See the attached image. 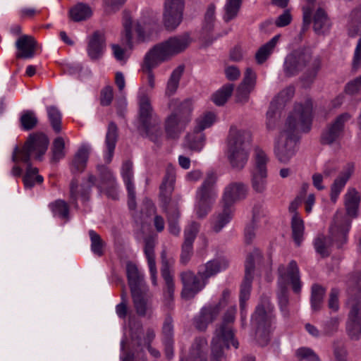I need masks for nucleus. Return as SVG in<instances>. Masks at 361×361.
<instances>
[{
	"mask_svg": "<svg viewBox=\"0 0 361 361\" xmlns=\"http://www.w3.org/2000/svg\"><path fill=\"white\" fill-rule=\"evenodd\" d=\"M312 122V103L307 100L295 106L274 142V154L282 164H288L295 155L299 133H307Z\"/></svg>",
	"mask_w": 361,
	"mask_h": 361,
	"instance_id": "obj_1",
	"label": "nucleus"
},
{
	"mask_svg": "<svg viewBox=\"0 0 361 361\" xmlns=\"http://www.w3.org/2000/svg\"><path fill=\"white\" fill-rule=\"evenodd\" d=\"M49 140L43 133H34L29 136L21 149L16 147L12 154V161L15 163L22 161L27 164L23 180L26 189H31L35 184H41L44 178L38 174V169L30 164L31 156L37 160H42L47 150Z\"/></svg>",
	"mask_w": 361,
	"mask_h": 361,
	"instance_id": "obj_2",
	"label": "nucleus"
},
{
	"mask_svg": "<svg viewBox=\"0 0 361 361\" xmlns=\"http://www.w3.org/2000/svg\"><path fill=\"white\" fill-rule=\"evenodd\" d=\"M322 66L319 56H314L309 47L298 48L289 53L284 59L283 71L286 77L295 76L305 71L310 80H314Z\"/></svg>",
	"mask_w": 361,
	"mask_h": 361,
	"instance_id": "obj_3",
	"label": "nucleus"
},
{
	"mask_svg": "<svg viewBox=\"0 0 361 361\" xmlns=\"http://www.w3.org/2000/svg\"><path fill=\"white\" fill-rule=\"evenodd\" d=\"M137 103L138 130L141 135L157 145H160L163 139L161 120L154 112L149 96L144 90L138 92Z\"/></svg>",
	"mask_w": 361,
	"mask_h": 361,
	"instance_id": "obj_4",
	"label": "nucleus"
},
{
	"mask_svg": "<svg viewBox=\"0 0 361 361\" xmlns=\"http://www.w3.org/2000/svg\"><path fill=\"white\" fill-rule=\"evenodd\" d=\"M343 198L346 215L337 212L330 226L331 236L341 243L347 241V235L351 226L350 219L357 217L361 200L360 193L354 188H349Z\"/></svg>",
	"mask_w": 361,
	"mask_h": 361,
	"instance_id": "obj_5",
	"label": "nucleus"
},
{
	"mask_svg": "<svg viewBox=\"0 0 361 361\" xmlns=\"http://www.w3.org/2000/svg\"><path fill=\"white\" fill-rule=\"evenodd\" d=\"M250 133L244 130L231 128L228 138L227 157L231 166L236 170H242L249 158Z\"/></svg>",
	"mask_w": 361,
	"mask_h": 361,
	"instance_id": "obj_6",
	"label": "nucleus"
},
{
	"mask_svg": "<svg viewBox=\"0 0 361 361\" xmlns=\"http://www.w3.org/2000/svg\"><path fill=\"white\" fill-rule=\"evenodd\" d=\"M169 106L174 109L166 117L164 128L166 136L175 139L178 137L191 121L192 101L190 99H185L180 102L173 99L169 102Z\"/></svg>",
	"mask_w": 361,
	"mask_h": 361,
	"instance_id": "obj_7",
	"label": "nucleus"
},
{
	"mask_svg": "<svg viewBox=\"0 0 361 361\" xmlns=\"http://www.w3.org/2000/svg\"><path fill=\"white\" fill-rule=\"evenodd\" d=\"M236 310L230 308L224 314L223 323L218 327L214 333L212 341V360L221 361L224 357V349L232 345L238 348L239 343L234 338V333L229 323L235 319Z\"/></svg>",
	"mask_w": 361,
	"mask_h": 361,
	"instance_id": "obj_8",
	"label": "nucleus"
},
{
	"mask_svg": "<svg viewBox=\"0 0 361 361\" xmlns=\"http://www.w3.org/2000/svg\"><path fill=\"white\" fill-rule=\"evenodd\" d=\"M274 307L269 297H262L251 317V325L255 330L256 338L261 345L269 341V329L275 320Z\"/></svg>",
	"mask_w": 361,
	"mask_h": 361,
	"instance_id": "obj_9",
	"label": "nucleus"
},
{
	"mask_svg": "<svg viewBox=\"0 0 361 361\" xmlns=\"http://www.w3.org/2000/svg\"><path fill=\"white\" fill-rule=\"evenodd\" d=\"M123 25L124 30L121 40L128 48L131 49L135 42L144 41L146 33H150L152 30L157 27V20H147L145 17H142L135 24H133L130 13L124 11L123 13Z\"/></svg>",
	"mask_w": 361,
	"mask_h": 361,
	"instance_id": "obj_10",
	"label": "nucleus"
},
{
	"mask_svg": "<svg viewBox=\"0 0 361 361\" xmlns=\"http://www.w3.org/2000/svg\"><path fill=\"white\" fill-rule=\"evenodd\" d=\"M261 253L258 250H254L247 257L245 261V274L243 281L240 286V307L241 311V319L243 322L246 318L245 302L249 299L252 287L253 272L255 262L261 259Z\"/></svg>",
	"mask_w": 361,
	"mask_h": 361,
	"instance_id": "obj_11",
	"label": "nucleus"
},
{
	"mask_svg": "<svg viewBox=\"0 0 361 361\" xmlns=\"http://www.w3.org/2000/svg\"><path fill=\"white\" fill-rule=\"evenodd\" d=\"M278 288H288V285L290 284L295 293H300L302 283L300 269L295 260L290 261L287 267L281 264L278 268Z\"/></svg>",
	"mask_w": 361,
	"mask_h": 361,
	"instance_id": "obj_12",
	"label": "nucleus"
},
{
	"mask_svg": "<svg viewBox=\"0 0 361 361\" xmlns=\"http://www.w3.org/2000/svg\"><path fill=\"white\" fill-rule=\"evenodd\" d=\"M179 276L183 286L181 297L185 300L194 298L207 284L205 279L199 275V271L195 274L185 270L180 272Z\"/></svg>",
	"mask_w": 361,
	"mask_h": 361,
	"instance_id": "obj_13",
	"label": "nucleus"
},
{
	"mask_svg": "<svg viewBox=\"0 0 361 361\" xmlns=\"http://www.w3.org/2000/svg\"><path fill=\"white\" fill-rule=\"evenodd\" d=\"M348 113H343L329 122L321 135V142L324 145H332L338 142L344 134L346 123L350 119Z\"/></svg>",
	"mask_w": 361,
	"mask_h": 361,
	"instance_id": "obj_14",
	"label": "nucleus"
},
{
	"mask_svg": "<svg viewBox=\"0 0 361 361\" xmlns=\"http://www.w3.org/2000/svg\"><path fill=\"white\" fill-rule=\"evenodd\" d=\"M185 7L184 0H165L163 23L167 30L176 29L182 22Z\"/></svg>",
	"mask_w": 361,
	"mask_h": 361,
	"instance_id": "obj_15",
	"label": "nucleus"
},
{
	"mask_svg": "<svg viewBox=\"0 0 361 361\" xmlns=\"http://www.w3.org/2000/svg\"><path fill=\"white\" fill-rule=\"evenodd\" d=\"M247 192L248 188L244 183L231 182L225 187L220 204L234 207L235 202L247 197Z\"/></svg>",
	"mask_w": 361,
	"mask_h": 361,
	"instance_id": "obj_16",
	"label": "nucleus"
},
{
	"mask_svg": "<svg viewBox=\"0 0 361 361\" xmlns=\"http://www.w3.org/2000/svg\"><path fill=\"white\" fill-rule=\"evenodd\" d=\"M219 304L208 303L204 305L194 318V325L200 331H204L214 322L221 312Z\"/></svg>",
	"mask_w": 361,
	"mask_h": 361,
	"instance_id": "obj_17",
	"label": "nucleus"
},
{
	"mask_svg": "<svg viewBox=\"0 0 361 361\" xmlns=\"http://www.w3.org/2000/svg\"><path fill=\"white\" fill-rule=\"evenodd\" d=\"M346 331L350 339L357 341L361 335V302L353 303L346 322Z\"/></svg>",
	"mask_w": 361,
	"mask_h": 361,
	"instance_id": "obj_18",
	"label": "nucleus"
},
{
	"mask_svg": "<svg viewBox=\"0 0 361 361\" xmlns=\"http://www.w3.org/2000/svg\"><path fill=\"white\" fill-rule=\"evenodd\" d=\"M161 276L164 281L165 286L164 288V297L167 301L173 300L175 284L173 281V277L171 274L170 267L173 264V259H168L166 257V252L163 250L161 254Z\"/></svg>",
	"mask_w": 361,
	"mask_h": 361,
	"instance_id": "obj_19",
	"label": "nucleus"
},
{
	"mask_svg": "<svg viewBox=\"0 0 361 361\" xmlns=\"http://www.w3.org/2000/svg\"><path fill=\"white\" fill-rule=\"evenodd\" d=\"M190 42L191 39L189 34L184 33L180 35L170 37L167 40L160 43V44L170 59L185 50Z\"/></svg>",
	"mask_w": 361,
	"mask_h": 361,
	"instance_id": "obj_20",
	"label": "nucleus"
},
{
	"mask_svg": "<svg viewBox=\"0 0 361 361\" xmlns=\"http://www.w3.org/2000/svg\"><path fill=\"white\" fill-rule=\"evenodd\" d=\"M217 177L213 172L207 173L203 182L197 189L195 197L215 202L218 196Z\"/></svg>",
	"mask_w": 361,
	"mask_h": 361,
	"instance_id": "obj_21",
	"label": "nucleus"
},
{
	"mask_svg": "<svg viewBox=\"0 0 361 361\" xmlns=\"http://www.w3.org/2000/svg\"><path fill=\"white\" fill-rule=\"evenodd\" d=\"M95 180V176L93 175H89L87 185H82L79 188L78 180L73 178L70 184V202L77 207V200L79 197H80L84 202L87 201L88 200L90 189L94 185Z\"/></svg>",
	"mask_w": 361,
	"mask_h": 361,
	"instance_id": "obj_22",
	"label": "nucleus"
},
{
	"mask_svg": "<svg viewBox=\"0 0 361 361\" xmlns=\"http://www.w3.org/2000/svg\"><path fill=\"white\" fill-rule=\"evenodd\" d=\"M221 209L216 212L210 217V225L212 230L215 233H219L232 220L235 207H230L226 204H221Z\"/></svg>",
	"mask_w": 361,
	"mask_h": 361,
	"instance_id": "obj_23",
	"label": "nucleus"
},
{
	"mask_svg": "<svg viewBox=\"0 0 361 361\" xmlns=\"http://www.w3.org/2000/svg\"><path fill=\"white\" fill-rule=\"evenodd\" d=\"M354 171L353 164L348 166L340 173L331 185L330 199L332 202L336 203L339 195L345 188L347 182Z\"/></svg>",
	"mask_w": 361,
	"mask_h": 361,
	"instance_id": "obj_24",
	"label": "nucleus"
},
{
	"mask_svg": "<svg viewBox=\"0 0 361 361\" xmlns=\"http://www.w3.org/2000/svg\"><path fill=\"white\" fill-rule=\"evenodd\" d=\"M167 54L160 44L154 46L145 55L143 69L153 70L161 63L169 60Z\"/></svg>",
	"mask_w": 361,
	"mask_h": 361,
	"instance_id": "obj_25",
	"label": "nucleus"
},
{
	"mask_svg": "<svg viewBox=\"0 0 361 361\" xmlns=\"http://www.w3.org/2000/svg\"><path fill=\"white\" fill-rule=\"evenodd\" d=\"M100 173L101 185L99 187L106 190V195L112 199L117 198L116 178L112 172L104 166L97 167Z\"/></svg>",
	"mask_w": 361,
	"mask_h": 361,
	"instance_id": "obj_26",
	"label": "nucleus"
},
{
	"mask_svg": "<svg viewBox=\"0 0 361 361\" xmlns=\"http://www.w3.org/2000/svg\"><path fill=\"white\" fill-rule=\"evenodd\" d=\"M228 267V262L223 258L214 259L200 266L198 269L199 275L205 279L207 283L210 277L224 270Z\"/></svg>",
	"mask_w": 361,
	"mask_h": 361,
	"instance_id": "obj_27",
	"label": "nucleus"
},
{
	"mask_svg": "<svg viewBox=\"0 0 361 361\" xmlns=\"http://www.w3.org/2000/svg\"><path fill=\"white\" fill-rule=\"evenodd\" d=\"M36 42L30 35H22L16 42V47L18 49L16 57L20 59L32 58L35 52Z\"/></svg>",
	"mask_w": 361,
	"mask_h": 361,
	"instance_id": "obj_28",
	"label": "nucleus"
},
{
	"mask_svg": "<svg viewBox=\"0 0 361 361\" xmlns=\"http://www.w3.org/2000/svg\"><path fill=\"white\" fill-rule=\"evenodd\" d=\"M105 48V37L104 33L96 31L90 37L87 54L92 60L99 59L103 54Z\"/></svg>",
	"mask_w": 361,
	"mask_h": 361,
	"instance_id": "obj_29",
	"label": "nucleus"
},
{
	"mask_svg": "<svg viewBox=\"0 0 361 361\" xmlns=\"http://www.w3.org/2000/svg\"><path fill=\"white\" fill-rule=\"evenodd\" d=\"M144 290L145 289L131 293L136 312L141 317L150 316L153 312L152 302L146 298Z\"/></svg>",
	"mask_w": 361,
	"mask_h": 361,
	"instance_id": "obj_30",
	"label": "nucleus"
},
{
	"mask_svg": "<svg viewBox=\"0 0 361 361\" xmlns=\"http://www.w3.org/2000/svg\"><path fill=\"white\" fill-rule=\"evenodd\" d=\"M126 272L131 293L145 289L143 274L139 272L135 264L128 262Z\"/></svg>",
	"mask_w": 361,
	"mask_h": 361,
	"instance_id": "obj_31",
	"label": "nucleus"
},
{
	"mask_svg": "<svg viewBox=\"0 0 361 361\" xmlns=\"http://www.w3.org/2000/svg\"><path fill=\"white\" fill-rule=\"evenodd\" d=\"M117 139L118 128L115 123L110 122L108 126L105 138L106 151L104 154V159L107 163H110L112 160Z\"/></svg>",
	"mask_w": 361,
	"mask_h": 361,
	"instance_id": "obj_32",
	"label": "nucleus"
},
{
	"mask_svg": "<svg viewBox=\"0 0 361 361\" xmlns=\"http://www.w3.org/2000/svg\"><path fill=\"white\" fill-rule=\"evenodd\" d=\"M175 178L174 169L169 166L166 169V175L160 185V197L164 204H167L170 200V196L173 190Z\"/></svg>",
	"mask_w": 361,
	"mask_h": 361,
	"instance_id": "obj_33",
	"label": "nucleus"
},
{
	"mask_svg": "<svg viewBox=\"0 0 361 361\" xmlns=\"http://www.w3.org/2000/svg\"><path fill=\"white\" fill-rule=\"evenodd\" d=\"M207 348V340L204 338H197L191 346L188 359L180 361H207L206 350Z\"/></svg>",
	"mask_w": 361,
	"mask_h": 361,
	"instance_id": "obj_34",
	"label": "nucleus"
},
{
	"mask_svg": "<svg viewBox=\"0 0 361 361\" xmlns=\"http://www.w3.org/2000/svg\"><path fill=\"white\" fill-rule=\"evenodd\" d=\"M90 154V149L87 146H82L75 153L71 164V171L73 173H82L87 166Z\"/></svg>",
	"mask_w": 361,
	"mask_h": 361,
	"instance_id": "obj_35",
	"label": "nucleus"
},
{
	"mask_svg": "<svg viewBox=\"0 0 361 361\" xmlns=\"http://www.w3.org/2000/svg\"><path fill=\"white\" fill-rule=\"evenodd\" d=\"M331 27V22L326 13L319 8L313 17V29L317 35H324Z\"/></svg>",
	"mask_w": 361,
	"mask_h": 361,
	"instance_id": "obj_36",
	"label": "nucleus"
},
{
	"mask_svg": "<svg viewBox=\"0 0 361 361\" xmlns=\"http://www.w3.org/2000/svg\"><path fill=\"white\" fill-rule=\"evenodd\" d=\"M334 242L337 245L338 247H341L345 243H341L338 240L333 238L330 231L329 238H326L322 235H319L314 241L316 252L323 257H327L329 255V247Z\"/></svg>",
	"mask_w": 361,
	"mask_h": 361,
	"instance_id": "obj_37",
	"label": "nucleus"
},
{
	"mask_svg": "<svg viewBox=\"0 0 361 361\" xmlns=\"http://www.w3.org/2000/svg\"><path fill=\"white\" fill-rule=\"evenodd\" d=\"M154 242L153 240L147 238L145 240V254L147 259L148 266L149 272L151 274V279L152 283L156 286L157 284V268L154 259Z\"/></svg>",
	"mask_w": 361,
	"mask_h": 361,
	"instance_id": "obj_38",
	"label": "nucleus"
},
{
	"mask_svg": "<svg viewBox=\"0 0 361 361\" xmlns=\"http://www.w3.org/2000/svg\"><path fill=\"white\" fill-rule=\"evenodd\" d=\"M279 38V35H275L268 42L259 47L255 54V59L257 63H263L269 57Z\"/></svg>",
	"mask_w": 361,
	"mask_h": 361,
	"instance_id": "obj_39",
	"label": "nucleus"
},
{
	"mask_svg": "<svg viewBox=\"0 0 361 361\" xmlns=\"http://www.w3.org/2000/svg\"><path fill=\"white\" fill-rule=\"evenodd\" d=\"M184 71V66L180 65L175 68L171 73L166 84L165 90L166 95L170 97L174 94L179 86L180 80Z\"/></svg>",
	"mask_w": 361,
	"mask_h": 361,
	"instance_id": "obj_40",
	"label": "nucleus"
},
{
	"mask_svg": "<svg viewBox=\"0 0 361 361\" xmlns=\"http://www.w3.org/2000/svg\"><path fill=\"white\" fill-rule=\"evenodd\" d=\"M204 134L193 130L185 137V145L188 148L194 151H200L204 145Z\"/></svg>",
	"mask_w": 361,
	"mask_h": 361,
	"instance_id": "obj_41",
	"label": "nucleus"
},
{
	"mask_svg": "<svg viewBox=\"0 0 361 361\" xmlns=\"http://www.w3.org/2000/svg\"><path fill=\"white\" fill-rule=\"evenodd\" d=\"M291 228L293 238L297 246H300L303 240L305 226L304 221L300 218L298 213H295V215H293L291 219Z\"/></svg>",
	"mask_w": 361,
	"mask_h": 361,
	"instance_id": "obj_42",
	"label": "nucleus"
},
{
	"mask_svg": "<svg viewBox=\"0 0 361 361\" xmlns=\"http://www.w3.org/2000/svg\"><path fill=\"white\" fill-rule=\"evenodd\" d=\"M214 202V201L197 198L195 197L194 213L196 217L200 219L206 218L208 214L212 211Z\"/></svg>",
	"mask_w": 361,
	"mask_h": 361,
	"instance_id": "obj_43",
	"label": "nucleus"
},
{
	"mask_svg": "<svg viewBox=\"0 0 361 361\" xmlns=\"http://www.w3.org/2000/svg\"><path fill=\"white\" fill-rule=\"evenodd\" d=\"M243 0H226L224 7L223 20L228 23L235 19L240 11Z\"/></svg>",
	"mask_w": 361,
	"mask_h": 361,
	"instance_id": "obj_44",
	"label": "nucleus"
},
{
	"mask_svg": "<svg viewBox=\"0 0 361 361\" xmlns=\"http://www.w3.org/2000/svg\"><path fill=\"white\" fill-rule=\"evenodd\" d=\"M92 16L90 7L82 3L78 4L70 11L71 19L75 22L85 20Z\"/></svg>",
	"mask_w": 361,
	"mask_h": 361,
	"instance_id": "obj_45",
	"label": "nucleus"
},
{
	"mask_svg": "<svg viewBox=\"0 0 361 361\" xmlns=\"http://www.w3.org/2000/svg\"><path fill=\"white\" fill-rule=\"evenodd\" d=\"M348 26V32L351 37H355L361 29V4L351 11Z\"/></svg>",
	"mask_w": 361,
	"mask_h": 361,
	"instance_id": "obj_46",
	"label": "nucleus"
},
{
	"mask_svg": "<svg viewBox=\"0 0 361 361\" xmlns=\"http://www.w3.org/2000/svg\"><path fill=\"white\" fill-rule=\"evenodd\" d=\"M325 289L318 284L312 286L311 307L314 311H319L322 308Z\"/></svg>",
	"mask_w": 361,
	"mask_h": 361,
	"instance_id": "obj_47",
	"label": "nucleus"
},
{
	"mask_svg": "<svg viewBox=\"0 0 361 361\" xmlns=\"http://www.w3.org/2000/svg\"><path fill=\"white\" fill-rule=\"evenodd\" d=\"M234 89L233 84H226L212 95V101L217 106L224 105L231 96Z\"/></svg>",
	"mask_w": 361,
	"mask_h": 361,
	"instance_id": "obj_48",
	"label": "nucleus"
},
{
	"mask_svg": "<svg viewBox=\"0 0 361 361\" xmlns=\"http://www.w3.org/2000/svg\"><path fill=\"white\" fill-rule=\"evenodd\" d=\"M267 172L252 171L251 184L252 189L258 193H262L267 188Z\"/></svg>",
	"mask_w": 361,
	"mask_h": 361,
	"instance_id": "obj_49",
	"label": "nucleus"
},
{
	"mask_svg": "<svg viewBox=\"0 0 361 361\" xmlns=\"http://www.w3.org/2000/svg\"><path fill=\"white\" fill-rule=\"evenodd\" d=\"M255 168L253 171L267 172V164L269 159L262 148L257 147L254 151Z\"/></svg>",
	"mask_w": 361,
	"mask_h": 361,
	"instance_id": "obj_50",
	"label": "nucleus"
},
{
	"mask_svg": "<svg viewBox=\"0 0 361 361\" xmlns=\"http://www.w3.org/2000/svg\"><path fill=\"white\" fill-rule=\"evenodd\" d=\"M278 304L283 317L286 319L290 317L288 307L289 298L288 288H279L277 291Z\"/></svg>",
	"mask_w": 361,
	"mask_h": 361,
	"instance_id": "obj_51",
	"label": "nucleus"
},
{
	"mask_svg": "<svg viewBox=\"0 0 361 361\" xmlns=\"http://www.w3.org/2000/svg\"><path fill=\"white\" fill-rule=\"evenodd\" d=\"M47 112L49 121L53 130L59 133L61 130V114L57 107L54 106H47Z\"/></svg>",
	"mask_w": 361,
	"mask_h": 361,
	"instance_id": "obj_52",
	"label": "nucleus"
},
{
	"mask_svg": "<svg viewBox=\"0 0 361 361\" xmlns=\"http://www.w3.org/2000/svg\"><path fill=\"white\" fill-rule=\"evenodd\" d=\"M89 235L91 242V251L98 257L102 256L104 254V248L105 247L104 241L94 230L89 231Z\"/></svg>",
	"mask_w": 361,
	"mask_h": 361,
	"instance_id": "obj_53",
	"label": "nucleus"
},
{
	"mask_svg": "<svg viewBox=\"0 0 361 361\" xmlns=\"http://www.w3.org/2000/svg\"><path fill=\"white\" fill-rule=\"evenodd\" d=\"M49 207L55 216L61 219H68L69 209L67 203L61 200H58L49 204Z\"/></svg>",
	"mask_w": 361,
	"mask_h": 361,
	"instance_id": "obj_54",
	"label": "nucleus"
},
{
	"mask_svg": "<svg viewBox=\"0 0 361 361\" xmlns=\"http://www.w3.org/2000/svg\"><path fill=\"white\" fill-rule=\"evenodd\" d=\"M65 142L63 137H56L54 142L51 147V162H58L59 160L64 158L65 153Z\"/></svg>",
	"mask_w": 361,
	"mask_h": 361,
	"instance_id": "obj_55",
	"label": "nucleus"
},
{
	"mask_svg": "<svg viewBox=\"0 0 361 361\" xmlns=\"http://www.w3.org/2000/svg\"><path fill=\"white\" fill-rule=\"evenodd\" d=\"M179 217L180 213L177 208H173L167 212L169 231L174 235H178L180 231V228L178 225Z\"/></svg>",
	"mask_w": 361,
	"mask_h": 361,
	"instance_id": "obj_56",
	"label": "nucleus"
},
{
	"mask_svg": "<svg viewBox=\"0 0 361 361\" xmlns=\"http://www.w3.org/2000/svg\"><path fill=\"white\" fill-rule=\"evenodd\" d=\"M215 121V114L212 112H207L196 120V126L194 130L202 133L204 129L212 126Z\"/></svg>",
	"mask_w": 361,
	"mask_h": 361,
	"instance_id": "obj_57",
	"label": "nucleus"
},
{
	"mask_svg": "<svg viewBox=\"0 0 361 361\" xmlns=\"http://www.w3.org/2000/svg\"><path fill=\"white\" fill-rule=\"evenodd\" d=\"M37 118L33 111H25L20 117V124L25 130H29L35 128L37 123Z\"/></svg>",
	"mask_w": 361,
	"mask_h": 361,
	"instance_id": "obj_58",
	"label": "nucleus"
},
{
	"mask_svg": "<svg viewBox=\"0 0 361 361\" xmlns=\"http://www.w3.org/2000/svg\"><path fill=\"white\" fill-rule=\"evenodd\" d=\"M295 355L299 360H305L306 361H321L319 356L315 352L307 347H301L296 350Z\"/></svg>",
	"mask_w": 361,
	"mask_h": 361,
	"instance_id": "obj_59",
	"label": "nucleus"
},
{
	"mask_svg": "<svg viewBox=\"0 0 361 361\" xmlns=\"http://www.w3.org/2000/svg\"><path fill=\"white\" fill-rule=\"evenodd\" d=\"M214 22L204 21L203 23L202 38L207 45L212 44L218 37L222 36V35H217L214 37L210 36V34L214 29Z\"/></svg>",
	"mask_w": 361,
	"mask_h": 361,
	"instance_id": "obj_60",
	"label": "nucleus"
},
{
	"mask_svg": "<svg viewBox=\"0 0 361 361\" xmlns=\"http://www.w3.org/2000/svg\"><path fill=\"white\" fill-rule=\"evenodd\" d=\"M340 319L338 317L330 318L324 322L322 325V334L332 336L338 329Z\"/></svg>",
	"mask_w": 361,
	"mask_h": 361,
	"instance_id": "obj_61",
	"label": "nucleus"
},
{
	"mask_svg": "<svg viewBox=\"0 0 361 361\" xmlns=\"http://www.w3.org/2000/svg\"><path fill=\"white\" fill-rule=\"evenodd\" d=\"M121 176L126 187L134 185L133 183V164L130 161L123 162L121 167Z\"/></svg>",
	"mask_w": 361,
	"mask_h": 361,
	"instance_id": "obj_62",
	"label": "nucleus"
},
{
	"mask_svg": "<svg viewBox=\"0 0 361 361\" xmlns=\"http://www.w3.org/2000/svg\"><path fill=\"white\" fill-rule=\"evenodd\" d=\"M295 89L292 86H289L283 90L274 99L273 101L279 104V106H282L286 102L289 101L294 95Z\"/></svg>",
	"mask_w": 361,
	"mask_h": 361,
	"instance_id": "obj_63",
	"label": "nucleus"
},
{
	"mask_svg": "<svg viewBox=\"0 0 361 361\" xmlns=\"http://www.w3.org/2000/svg\"><path fill=\"white\" fill-rule=\"evenodd\" d=\"M200 224L195 221L190 222L184 231V236L185 242L193 243L197 234L199 232Z\"/></svg>",
	"mask_w": 361,
	"mask_h": 361,
	"instance_id": "obj_64",
	"label": "nucleus"
}]
</instances>
